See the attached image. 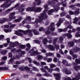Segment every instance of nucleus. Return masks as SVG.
<instances>
[{
    "label": "nucleus",
    "instance_id": "39448f33",
    "mask_svg": "<svg viewBox=\"0 0 80 80\" xmlns=\"http://www.w3.org/2000/svg\"><path fill=\"white\" fill-rule=\"evenodd\" d=\"M79 10L80 9H77V11L74 12H73V11H69V13L70 15H73V14L77 15V14H79L80 13V11H79Z\"/></svg>",
    "mask_w": 80,
    "mask_h": 80
},
{
    "label": "nucleus",
    "instance_id": "bf43d9fd",
    "mask_svg": "<svg viewBox=\"0 0 80 80\" xmlns=\"http://www.w3.org/2000/svg\"><path fill=\"white\" fill-rule=\"evenodd\" d=\"M9 57L10 58H11V57H12V53H9Z\"/></svg>",
    "mask_w": 80,
    "mask_h": 80
},
{
    "label": "nucleus",
    "instance_id": "a878e982",
    "mask_svg": "<svg viewBox=\"0 0 80 80\" xmlns=\"http://www.w3.org/2000/svg\"><path fill=\"white\" fill-rule=\"evenodd\" d=\"M68 44L70 45L71 47H73V44H74V42H69L68 43Z\"/></svg>",
    "mask_w": 80,
    "mask_h": 80
},
{
    "label": "nucleus",
    "instance_id": "680f3d73",
    "mask_svg": "<svg viewBox=\"0 0 80 80\" xmlns=\"http://www.w3.org/2000/svg\"><path fill=\"white\" fill-rule=\"evenodd\" d=\"M53 61L54 62H57V58H54Z\"/></svg>",
    "mask_w": 80,
    "mask_h": 80
},
{
    "label": "nucleus",
    "instance_id": "f704fd0d",
    "mask_svg": "<svg viewBox=\"0 0 80 80\" xmlns=\"http://www.w3.org/2000/svg\"><path fill=\"white\" fill-rule=\"evenodd\" d=\"M38 59H39V60H40L42 59V58H43V56L40 55H38Z\"/></svg>",
    "mask_w": 80,
    "mask_h": 80
},
{
    "label": "nucleus",
    "instance_id": "58836bf2",
    "mask_svg": "<svg viewBox=\"0 0 80 80\" xmlns=\"http://www.w3.org/2000/svg\"><path fill=\"white\" fill-rule=\"evenodd\" d=\"M41 64L42 65H46V63H45V62H41Z\"/></svg>",
    "mask_w": 80,
    "mask_h": 80
},
{
    "label": "nucleus",
    "instance_id": "0eeeda50",
    "mask_svg": "<svg viewBox=\"0 0 80 80\" xmlns=\"http://www.w3.org/2000/svg\"><path fill=\"white\" fill-rule=\"evenodd\" d=\"M31 55L32 56H34L39 54V53L37 51H34V49H33L31 50Z\"/></svg>",
    "mask_w": 80,
    "mask_h": 80
},
{
    "label": "nucleus",
    "instance_id": "f8f14e48",
    "mask_svg": "<svg viewBox=\"0 0 80 80\" xmlns=\"http://www.w3.org/2000/svg\"><path fill=\"white\" fill-rule=\"evenodd\" d=\"M56 41H57V38H56L54 40L53 42V45H55V47L58 50L59 48V46L56 45Z\"/></svg>",
    "mask_w": 80,
    "mask_h": 80
},
{
    "label": "nucleus",
    "instance_id": "c9c22d12",
    "mask_svg": "<svg viewBox=\"0 0 80 80\" xmlns=\"http://www.w3.org/2000/svg\"><path fill=\"white\" fill-rule=\"evenodd\" d=\"M33 62L34 64H35L37 65H40V63L38 62H37L36 61H34Z\"/></svg>",
    "mask_w": 80,
    "mask_h": 80
},
{
    "label": "nucleus",
    "instance_id": "cd10ccee",
    "mask_svg": "<svg viewBox=\"0 0 80 80\" xmlns=\"http://www.w3.org/2000/svg\"><path fill=\"white\" fill-rule=\"evenodd\" d=\"M0 70H8V68L6 67H0Z\"/></svg>",
    "mask_w": 80,
    "mask_h": 80
},
{
    "label": "nucleus",
    "instance_id": "393cba45",
    "mask_svg": "<svg viewBox=\"0 0 80 80\" xmlns=\"http://www.w3.org/2000/svg\"><path fill=\"white\" fill-rule=\"evenodd\" d=\"M24 69L26 70H28L29 71V72H30V73H32V71L30 70V68L28 67H25L24 68Z\"/></svg>",
    "mask_w": 80,
    "mask_h": 80
},
{
    "label": "nucleus",
    "instance_id": "f03ea898",
    "mask_svg": "<svg viewBox=\"0 0 80 80\" xmlns=\"http://www.w3.org/2000/svg\"><path fill=\"white\" fill-rule=\"evenodd\" d=\"M15 12H13L10 14V15L9 16L10 19H9L7 20L6 18H4L2 19V20H0V23H4L5 21H7V22H8V20H11L12 19H15V17H13V15H15Z\"/></svg>",
    "mask_w": 80,
    "mask_h": 80
},
{
    "label": "nucleus",
    "instance_id": "4468645a",
    "mask_svg": "<svg viewBox=\"0 0 80 80\" xmlns=\"http://www.w3.org/2000/svg\"><path fill=\"white\" fill-rule=\"evenodd\" d=\"M63 22V19H60L59 20V22H58L57 24V27H58L60 26V24H61V23H62V22Z\"/></svg>",
    "mask_w": 80,
    "mask_h": 80
},
{
    "label": "nucleus",
    "instance_id": "4d7b16f0",
    "mask_svg": "<svg viewBox=\"0 0 80 80\" xmlns=\"http://www.w3.org/2000/svg\"><path fill=\"white\" fill-rule=\"evenodd\" d=\"M27 19L28 20H31V18L30 17H28L27 18Z\"/></svg>",
    "mask_w": 80,
    "mask_h": 80
},
{
    "label": "nucleus",
    "instance_id": "864d4df0",
    "mask_svg": "<svg viewBox=\"0 0 80 80\" xmlns=\"http://www.w3.org/2000/svg\"><path fill=\"white\" fill-rule=\"evenodd\" d=\"M19 68V70H21V71H23V70H24V69L22 67H21L20 68Z\"/></svg>",
    "mask_w": 80,
    "mask_h": 80
},
{
    "label": "nucleus",
    "instance_id": "c03bdc74",
    "mask_svg": "<svg viewBox=\"0 0 80 80\" xmlns=\"http://www.w3.org/2000/svg\"><path fill=\"white\" fill-rule=\"evenodd\" d=\"M43 30H44V29L42 27H41L39 29V31L41 32Z\"/></svg>",
    "mask_w": 80,
    "mask_h": 80
},
{
    "label": "nucleus",
    "instance_id": "de8ad7c7",
    "mask_svg": "<svg viewBox=\"0 0 80 80\" xmlns=\"http://www.w3.org/2000/svg\"><path fill=\"white\" fill-rule=\"evenodd\" d=\"M59 52L62 55H63L64 54V53L62 52V49H60L59 51Z\"/></svg>",
    "mask_w": 80,
    "mask_h": 80
},
{
    "label": "nucleus",
    "instance_id": "a211bd4d",
    "mask_svg": "<svg viewBox=\"0 0 80 80\" xmlns=\"http://www.w3.org/2000/svg\"><path fill=\"white\" fill-rule=\"evenodd\" d=\"M16 34L19 36H23V34L22 33H19V32L18 31H16L15 32Z\"/></svg>",
    "mask_w": 80,
    "mask_h": 80
},
{
    "label": "nucleus",
    "instance_id": "13d9d810",
    "mask_svg": "<svg viewBox=\"0 0 80 80\" xmlns=\"http://www.w3.org/2000/svg\"><path fill=\"white\" fill-rule=\"evenodd\" d=\"M63 40V38L61 37L60 38H59V40L60 41V42L62 41Z\"/></svg>",
    "mask_w": 80,
    "mask_h": 80
},
{
    "label": "nucleus",
    "instance_id": "5fc2aeb1",
    "mask_svg": "<svg viewBox=\"0 0 80 80\" xmlns=\"http://www.w3.org/2000/svg\"><path fill=\"white\" fill-rule=\"evenodd\" d=\"M4 37V36L3 35H0V40H1V39H2V38Z\"/></svg>",
    "mask_w": 80,
    "mask_h": 80
},
{
    "label": "nucleus",
    "instance_id": "0e129e2a",
    "mask_svg": "<svg viewBox=\"0 0 80 80\" xmlns=\"http://www.w3.org/2000/svg\"><path fill=\"white\" fill-rule=\"evenodd\" d=\"M54 71H58V72L59 71V69L58 68H56L55 69H54Z\"/></svg>",
    "mask_w": 80,
    "mask_h": 80
},
{
    "label": "nucleus",
    "instance_id": "2eb2a0df",
    "mask_svg": "<svg viewBox=\"0 0 80 80\" xmlns=\"http://www.w3.org/2000/svg\"><path fill=\"white\" fill-rule=\"evenodd\" d=\"M70 54V55H72V57L73 58V60L75 59V58H76L77 57V56L76 55H73V52H72V51H70L69 52Z\"/></svg>",
    "mask_w": 80,
    "mask_h": 80
},
{
    "label": "nucleus",
    "instance_id": "2f4dec72",
    "mask_svg": "<svg viewBox=\"0 0 80 80\" xmlns=\"http://www.w3.org/2000/svg\"><path fill=\"white\" fill-rule=\"evenodd\" d=\"M66 35H67L68 37L69 38H72V36L70 34H66Z\"/></svg>",
    "mask_w": 80,
    "mask_h": 80
},
{
    "label": "nucleus",
    "instance_id": "6e6552de",
    "mask_svg": "<svg viewBox=\"0 0 80 80\" xmlns=\"http://www.w3.org/2000/svg\"><path fill=\"white\" fill-rule=\"evenodd\" d=\"M40 70L43 72H44V73H46L45 74L43 75L44 76H45V77H50V75L48 73V72L44 68H42L40 69Z\"/></svg>",
    "mask_w": 80,
    "mask_h": 80
},
{
    "label": "nucleus",
    "instance_id": "b1692460",
    "mask_svg": "<svg viewBox=\"0 0 80 80\" xmlns=\"http://www.w3.org/2000/svg\"><path fill=\"white\" fill-rule=\"evenodd\" d=\"M9 25L10 26V28H13V27H14L15 26V24H12V23H9Z\"/></svg>",
    "mask_w": 80,
    "mask_h": 80
},
{
    "label": "nucleus",
    "instance_id": "473e14b6",
    "mask_svg": "<svg viewBox=\"0 0 80 80\" xmlns=\"http://www.w3.org/2000/svg\"><path fill=\"white\" fill-rule=\"evenodd\" d=\"M4 31L5 32H6V33H8V32H11V30L10 29L8 30L5 29H4Z\"/></svg>",
    "mask_w": 80,
    "mask_h": 80
},
{
    "label": "nucleus",
    "instance_id": "603ef678",
    "mask_svg": "<svg viewBox=\"0 0 80 80\" xmlns=\"http://www.w3.org/2000/svg\"><path fill=\"white\" fill-rule=\"evenodd\" d=\"M35 22L36 23H38L39 22V20L38 19H36L35 20Z\"/></svg>",
    "mask_w": 80,
    "mask_h": 80
},
{
    "label": "nucleus",
    "instance_id": "c85d7f7f",
    "mask_svg": "<svg viewBox=\"0 0 80 80\" xmlns=\"http://www.w3.org/2000/svg\"><path fill=\"white\" fill-rule=\"evenodd\" d=\"M65 73L66 74H67L68 75L71 74V72L68 70L65 71Z\"/></svg>",
    "mask_w": 80,
    "mask_h": 80
},
{
    "label": "nucleus",
    "instance_id": "9d476101",
    "mask_svg": "<svg viewBox=\"0 0 80 80\" xmlns=\"http://www.w3.org/2000/svg\"><path fill=\"white\" fill-rule=\"evenodd\" d=\"M72 27L71 25H70L68 26L67 28H64L63 29H59V31L60 32H65V31H67V30L68 28H72Z\"/></svg>",
    "mask_w": 80,
    "mask_h": 80
},
{
    "label": "nucleus",
    "instance_id": "4c0bfd02",
    "mask_svg": "<svg viewBox=\"0 0 80 80\" xmlns=\"http://www.w3.org/2000/svg\"><path fill=\"white\" fill-rule=\"evenodd\" d=\"M48 72H49L50 73H51V72H53V69H51V68H49L48 69Z\"/></svg>",
    "mask_w": 80,
    "mask_h": 80
},
{
    "label": "nucleus",
    "instance_id": "3c124183",
    "mask_svg": "<svg viewBox=\"0 0 80 80\" xmlns=\"http://www.w3.org/2000/svg\"><path fill=\"white\" fill-rule=\"evenodd\" d=\"M7 43H10V38H8L7 39Z\"/></svg>",
    "mask_w": 80,
    "mask_h": 80
},
{
    "label": "nucleus",
    "instance_id": "1a4fd4ad",
    "mask_svg": "<svg viewBox=\"0 0 80 80\" xmlns=\"http://www.w3.org/2000/svg\"><path fill=\"white\" fill-rule=\"evenodd\" d=\"M54 23H52L51 24L50 26L48 28V30H50L51 31H54L55 28H54Z\"/></svg>",
    "mask_w": 80,
    "mask_h": 80
},
{
    "label": "nucleus",
    "instance_id": "a18cd8bd",
    "mask_svg": "<svg viewBox=\"0 0 80 80\" xmlns=\"http://www.w3.org/2000/svg\"><path fill=\"white\" fill-rule=\"evenodd\" d=\"M32 68L34 70H37V71H38V70L37 68L35 67H32Z\"/></svg>",
    "mask_w": 80,
    "mask_h": 80
},
{
    "label": "nucleus",
    "instance_id": "a19ab883",
    "mask_svg": "<svg viewBox=\"0 0 80 80\" xmlns=\"http://www.w3.org/2000/svg\"><path fill=\"white\" fill-rule=\"evenodd\" d=\"M75 61L76 63H78V64L80 63V60H79L76 59L75 60Z\"/></svg>",
    "mask_w": 80,
    "mask_h": 80
},
{
    "label": "nucleus",
    "instance_id": "4be33fe9",
    "mask_svg": "<svg viewBox=\"0 0 80 80\" xmlns=\"http://www.w3.org/2000/svg\"><path fill=\"white\" fill-rule=\"evenodd\" d=\"M54 10L53 9H51L48 12V14L49 15H52V12H53Z\"/></svg>",
    "mask_w": 80,
    "mask_h": 80
},
{
    "label": "nucleus",
    "instance_id": "e2e57ef3",
    "mask_svg": "<svg viewBox=\"0 0 80 80\" xmlns=\"http://www.w3.org/2000/svg\"><path fill=\"white\" fill-rule=\"evenodd\" d=\"M35 42L36 43H39L40 44V42L38 40H36L35 41Z\"/></svg>",
    "mask_w": 80,
    "mask_h": 80
},
{
    "label": "nucleus",
    "instance_id": "c756f323",
    "mask_svg": "<svg viewBox=\"0 0 80 80\" xmlns=\"http://www.w3.org/2000/svg\"><path fill=\"white\" fill-rule=\"evenodd\" d=\"M36 2H38V3L37 4V5H39L40 3H41V0H35Z\"/></svg>",
    "mask_w": 80,
    "mask_h": 80
},
{
    "label": "nucleus",
    "instance_id": "052dcab7",
    "mask_svg": "<svg viewBox=\"0 0 80 80\" xmlns=\"http://www.w3.org/2000/svg\"><path fill=\"white\" fill-rule=\"evenodd\" d=\"M26 22H27V20L25 19L23 21H22V23L23 24H25V23H26Z\"/></svg>",
    "mask_w": 80,
    "mask_h": 80
},
{
    "label": "nucleus",
    "instance_id": "bb28decb",
    "mask_svg": "<svg viewBox=\"0 0 80 80\" xmlns=\"http://www.w3.org/2000/svg\"><path fill=\"white\" fill-rule=\"evenodd\" d=\"M47 39L46 38H44L43 40V43L44 45L47 44Z\"/></svg>",
    "mask_w": 80,
    "mask_h": 80
},
{
    "label": "nucleus",
    "instance_id": "79ce46f5",
    "mask_svg": "<svg viewBox=\"0 0 80 80\" xmlns=\"http://www.w3.org/2000/svg\"><path fill=\"white\" fill-rule=\"evenodd\" d=\"M2 60H6L7 59V57L6 56H4L2 57Z\"/></svg>",
    "mask_w": 80,
    "mask_h": 80
},
{
    "label": "nucleus",
    "instance_id": "774afa93",
    "mask_svg": "<svg viewBox=\"0 0 80 80\" xmlns=\"http://www.w3.org/2000/svg\"><path fill=\"white\" fill-rule=\"evenodd\" d=\"M77 30L78 32H80V27H78L77 28Z\"/></svg>",
    "mask_w": 80,
    "mask_h": 80
},
{
    "label": "nucleus",
    "instance_id": "5701e85b",
    "mask_svg": "<svg viewBox=\"0 0 80 80\" xmlns=\"http://www.w3.org/2000/svg\"><path fill=\"white\" fill-rule=\"evenodd\" d=\"M74 69L76 71H78V70L80 69V66H76L75 67H74Z\"/></svg>",
    "mask_w": 80,
    "mask_h": 80
},
{
    "label": "nucleus",
    "instance_id": "f3484780",
    "mask_svg": "<svg viewBox=\"0 0 80 80\" xmlns=\"http://www.w3.org/2000/svg\"><path fill=\"white\" fill-rule=\"evenodd\" d=\"M44 60H47L48 62H50L52 61V59L50 58H44Z\"/></svg>",
    "mask_w": 80,
    "mask_h": 80
},
{
    "label": "nucleus",
    "instance_id": "9b49d317",
    "mask_svg": "<svg viewBox=\"0 0 80 80\" xmlns=\"http://www.w3.org/2000/svg\"><path fill=\"white\" fill-rule=\"evenodd\" d=\"M47 18V15L45 14H41V16L39 17V18L40 20H42L44 18Z\"/></svg>",
    "mask_w": 80,
    "mask_h": 80
},
{
    "label": "nucleus",
    "instance_id": "8fccbe9b",
    "mask_svg": "<svg viewBox=\"0 0 80 80\" xmlns=\"http://www.w3.org/2000/svg\"><path fill=\"white\" fill-rule=\"evenodd\" d=\"M50 32L49 31H48L46 32V35H48V34H50Z\"/></svg>",
    "mask_w": 80,
    "mask_h": 80
},
{
    "label": "nucleus",
    "instance_id": "72a5a7b5",
    "mask_svg": "<svg viewBox=\"0 0 80 80\" xmlns=\"http://www.w3.org/2000/svg\"><path fill=\"white\" fill-rule=\"evenodd\" d=\"M50 67L51 68H53V67H55V65L53 64H50Z\"/></svg>",
    "mask_w": 80,
    "mask_h": 80
},
{
    "label": "nucleus",
    "instance_id": "338daca9",
    "mask_svg": "<svg viewBox=\"0 0 80 80\" xmlns=\"http://www.w3.org/2000/svg\"><path fill=\"white\" fill-rule=\"evenodd\" d=\"M64 80H72V79H71V78H68V79L65 78V79Z\"/></svg>",
    "mask_w": 80,
    "mask_h": 80
},
{
    "label": "nucleus",
    "instance_id": "aec40b11",
    "mask_svg": "<svg viewBox=\"0 0 80 80\" xmlns=\"http://www.w3.org/2000/svg\"><path fill=\"white\" fill-rule=\"evenodd\" d=\"M22 19V17H20L19 19H16L15 20V22H19L20 21V20Z\"/></svg>",
    "mask_w": 80,
    "mask_h": 80
},
{
    "label": "nucleus",
    "instance_id": "7c9ffc66",
    "mask_svg": "<svg viewBox=\"0 0 80 80\" xmlns=\"http://www.w3.org/2000/svg\"><path fill=\"white\" fill-rule=\"evenodd\" d=\"M74 20L75 21L73 22L74 23H76L77 21H78V18H74Z\"/></svg>",
    "mask_w": 80,
    "mask_h": 80
},
{
    "label": "nucleus",
    "instance_id": "423d86ee",
    "mask_svg": "<svg viewBox=\"0 0 80 80\" xmlns=\"http://www.w3.org/2000/svg\"><path fill=\"white\" fill-rule=\"evenodd\" d=\"M12 52H21V54H22V55H24L25 53V52L24 51H22L21 50L19 49L17 51H16V49L14 48L12 49L11 50Z\"/></svg>",
    "mask_w": 80,
    "mask_h": 80
},
{
    "label": "nucleus",
    "instance_id": "20e7f679",
    "mask_svg": "<svg viewBox=\"0 0 80 80\" xmlns=\"http://www.w3.org/2000/svg\"><path fill=\"white\" fill-rule=\"evenodd\" d=\"M10 0H0V2H2V1H6L5 2L1 5L2 7H8L11 5V4L8 3V1Z\"/></svg>",
    "mask_w": 80,
    "mask_h": 80
},
{
    "label": "nucleus",
    "instance_id": "ea45409f",
    "mask_svg": "<svg viewBox=\"0 0 80 80\" xmlns=\"http://www.w3.org/2000/svg\"><path fill=\"white\" fill-rule=\"evenodd\" d=\"M26 47L25 45H21V48H22V49H23V48H25Z\"/></svg>",
    "mask_w": 80,
    "mask_h": 80
},
{
    "label": "nucleus",
    "instance_id": "37998d69",
    "mask_svg": "<svg viewBox=\"0 0 80 80\" xmlns=\"http://www.w3.org/2000/svg\"><path fill=\"white\" fill-rule=\"evenodd\" d=\"M76 37H80V34L78 33H77L76 34Z\"/></svg>",
    "mask_w": 80,
    "mask_h": 80
},
{
    "label": "nucleus",
    "instance_id": "e433bc0d",
    "mask_svg": "<svg viewBox=\"0 0 80 80\" xmlns=\"http://www.w3.org/2000/svg\"><path fill=\"white\" fill-rule=\"evenodd\" d=\"M13 9V8H12L11 9H9L6 10L7 12H10V11H12V10Z\"/></svg>",
    "mask_w": 80,
    "mask_h": 80
},
{
    "label": "nucleus",
    "instance_id": "09e8293b",
    "mask_svg": "<svg viewBox=\"0 0 80 80\" xmlns=\"http://www.w3.org/2000/svg\"><path fill=\"white\" fill-rule=\"evenodd\" d=\"M44 68L46 70H47L48 71V69H49V68H48V67L47 66H46L44 67Z\"/></svg>",
    "mask_w": 80,
    "mask_h": 80
},
{
    "label": "nucleus",
    "instance_id": "69168bd1",
    "mask_svg": "<svg viewBox=\"0 0 80 80\" xmlns=\"http://www.w3.org/2000/svg\"><path fill=\"white\" fill-rule=\"evenodd\" d=\"M46 50L44 49H43L42 50V53H46Z\"/></svg>",
    "mask_w": 80,
    "mask_h": 80
},
{
    "label": "nucleus",
    "instance_id": "7ed1b4c3",
    "mask_svg": "<svg viewBox=\"0 0 80 80\" xmlns=\"http://www.w3.org/2000/svg\"><path fill=\"white\" fill-rule=\"evenodd\" d=\"M41 10H42V8H28L26 10L28 12V11H31V12L34 11L36 12H38L41 11Z\"/></svg>",
    "mask_w": 80,
    "mask_h": 80
},
{
    "label": "nucleus",
    "instance_id": "6e6d98bb",
    "mask_svg": "<svg viewBox=\"0 0 80 80\" xmlns=\"http://www.w3.org/2000/svg\"><path fill=\"white\" fill-rule=\"evenodd\" d=\"M59 9H60V8L58 7V8H57V9L55 8L54 10L55 11H57Z\"/></svg>",
    "mask_w": 80,
    "mask_h": 80
},
{
    "label": "nucleus",
    "instance_id": "412c9836",
    "mask_svg": "<svg viewBox=\"0 0 80 80\" xmlns=\"http://www.w3.org/2000/svg\"><path fill=\"white\" fill-rule=\"evenodd\" d=\"M46 55L47 57H48L49 56H52L53 55V54L51 53H46Z\"/></svg>",
    "mask_w": 80,
    "mask_h": 80
},
{
    "label": "nucleus",
    "instance_id": "ddd939ff",
    "mask_svg": "<svg viewBox=\"0 0 80 80\" xmlns=\"http://www.w3.org/2000/svg\"><path fill=\"white\" fill-rule=\"evenodd\" d=\"M53 75L55 77V79L56 80H59L60 78V74H59L58 73L53 74Z\"/></svg>",
    "mask_w": 80,
    "mask_h": 80
},
{
    "label": "nucleus",
    "instance_id": "dca6fc26",
    "mask_svg": "<svg viewBox=\"0 0 80 80\" xmlns=\"http://www.w3.org/2000/svg\"><path fill=\"white\" fill-rule=\"evenodd\" d=\"M48 48H49V49H50L51 50H55V48L53 47V46L52 45H48Z\"/></svg>",
    "mask_w": 80,
    "mask_h": 80
},
{
    "label": "nucleus",
    "instance_id": "49530a36",
    "mask_svg": "<svg viewBox=\"0 0 80 80\" xmlns=\"http://www.w3.org/2000/svg\"><path fill=\"white\" fill-rule=\"evenodd\" d=\"M62 63L65 64V63H67V61H66V60H62Z\"/></svg>",
    "mask_w": 80,
    "mask_h": 80
},
{
    "label": "nucleus",
    "instance_id": "f257e3e1",
    "mask_svg": "<svg viewBox=\"0 0 80 80\" xmlns=\"http://www.w3.org/2000/svg\"><path fill=\"white\" fill-rule=\"evenodd\" d=\"M18 31L20 33H22L23 32L24 34H27V33H29V35H30V36H32L33 35L32 33L31 32H33L34 35H38L39 34L38 32H37V31L35 29H34L32 31L30 30H28L25 31L20 29L18 30Z\"/></svg>",
    "mask_w": 80,
    "mask_h": 80
},
{
    "label": "nucleus",
    "instance_id": "6ab92c4d",
    "mask_svg": "<svg viewBox=\"0 0 80 80\" xmlns=\"http://www.w3.org/2000/svg\"><path fill=\"white\" fill-rule=\"evenodd\" d=\"M26 46L27 47L29 48H26V50L27 52H28V50L30 49V48L31 46H30V44L29 43H28L26 44Z\"/></svg>",
    "mask_w": 80,
    "mask_h": 80
}]
</instances>
